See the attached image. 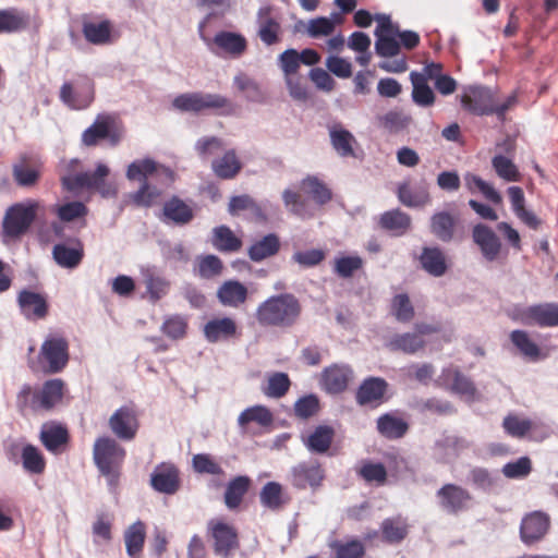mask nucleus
<instances>
[{
  "mask_svg": "<svg viewBox=\"0 0 558 558\" xmlns=\"http://www.w3.org/2000/svg\"><path fill=\"white\" fill-rule=\"evenodd\" d=\"M281 248V241L277 233H268L253 239L247 247V256L254 263H260L276 256Z\"/></svg>",
  "mask_w": 558,
  "mask_h": 558,
  "instance_id": "nucleus-29",
  "label": "nucleus"
},
{
  "mask_svg": "<svg viewBox=\"0 0 558 558\" xmlns=\"http://www.w3.org/2000/svg\"><path fill=\"white\" fill-rule=\"evenodd\" d=\"M193 469L199 474L223 475L221 465L208 453H197L192 459Z\"/></svg>",
  "mask_w": 558,
  "mask_h": 558,
  "instance_id": "nucleus-63",
  "label": "nucleus"
},
{
  "mask_svg": "<svg viewBox=\"0 0 558 558\" xmlns=\"http://www.w3.org/2000/svg\"><path fill=\"white\" fill-rule=\"evenodd\" d=\"M257 36L266 46H274L281 40L282 27L280 17L275 14L271 5H263L256 13Z\"/></svg>",
  "mask_w": 558,
  "mask_h": 558,
  "instance_id": "nucleus-18",
  "label": "nucleus"
},
{
  "mask_svg": "<svg viewBox=\"0 0 558 558\" xmlns=\"http://www.w3.org/2000/svg\"><path fill=\"white\" fill-rule=\"evenodd\" d=\"M335 437V429L328 425L317 426L305 441V446L312 452L325 453L329 450Z\"/></svg>",
  "mask_w": 558,
  "mask_h": 558,
  "instance_id": "nucleus-49",
  "label": "nucleus"
},
{
  "mask_svg": "<svg viewBox=\"0 0 558 558\" xmlns=\"http://www.w3.org/2000/svg\"><path fill=\"white\" fill-rule=\"evenodd\" d=\"M40 213H44V205L35 198H26L9 206L2 220L3 242L20 240L29 231Z\"/></svg>",
  "mask_w": 558,
  "mask_h": 558,
  "instance_id": "nucleus-5",
  "label": "nucleus"
},
{
  "mask_svg": "<svg viewBox=\"0 0 558 558\" xmlns=\"http://www.w3.org/2000/svg\"><path fill=\"white\" fill-rule=\"evenodd\" d=\"M85 189H95L104 196L116 194V190L105 184V178L109 174V169L106 165L99 163L94 172H85Z\"/></svg>",
  "mask_w": 558,
  "mask_h": 558,
  "instance_id": "nucleus-57",
  "label": "nucleus"
},
{
  "mask_svg": "<svg viewBox=\"0 0 558 558\" xmlns=\"http://www.w3.org/2000/svg\"><path fill=\"white\" fill-rule=\"evenodd\" d=\"M391 313L400 323H410L414 315V307L405 293L397 294L391 300Z\"/></svg>",
  "mask_w": 558,
  "mask_h": 558,
  "instance_id": "nucleus-58",
  "label": "nucleus"
},
{
  "mask_svg": "<svg viewBox=\"0 0 558 558\" xmlns=\"http://www.w3.org/2000/svg\"><path fill=\"white\" fill-rule=\"evenodd\" d=\"M40 441L45 448L53 453L60 452L66 446L70 436L66 427L60 424L45 425L40 432Z\"/></svg>",
  "mask_w": 558,
  "mask_h": 558,
  "instance_id": "nucleus-45",
  "label": "nucleus"
},
{
  "mask_svg": "<svg viewBox=\"0 0 558 558\" xmlns=\"http://www.w3.org/2000/svg\"><path fill=\"white\" fill-rule=\"evenodd\" d=\"M204 27L205 21L199 24V36L214 53L225 52L233 58H239L247 50V40L242 34L221 31L210 40L204 35Z\"/></svg>",
  "mask_w": 558,
  "mask_h": 558,
  "instance_id": "nucleus-12",
  "label": "nucleus"
},
{
  "mask_svg": "<svg viewBox=\"0 0 558 558\" xmlns=\"http://www.w3.org/2000/svg\"><path fill=\"white\" fill-rule=\"evenodd\" d=\"M458 219L448 211H437L430 217V232L441 242L454 239Z\"/></svg>",
  "mask_w": 558,
  "mask_h": 558,
  "instance_id": "nucleus-39",
  "label": "nucleus"
},
{
  "mask_svg": "<svg viewBox=\"0 0 558 558\" xmlns=\"http://www.w3.org/2000/svg\"><path fill=\"white\" fill-rule=\"evenodd\" d=\"M207 535L211 539L214 554L220 558H232L240 549L238 529L221 519H213L207 524Z\"/></svg>",
  "mask_w": 558,
  "mask_h": 558,
  "instance_id": "nucleus-10",
  "label": "nucleus"
},
{
  "mask_svg": "<svg viewBox=\"0 0 558 558\" xmlns=\"http://www.w3.org/2000/svg\"><path fill=\"white\" fill-rule=\"evenodd\" d=\"M150 485L158 493L175 494L181 486L179 469L169 462L158 464L150 475Z\"/></svg>",
  "mask_w": 558,
  "mask_h": 558,
  "instance_id": "nucleus-23",
  "label": "nucleus"
},
{
  "mask_svg": "<svg viewBox=\"0 0 558 558\" xmlns=\"http://www.w3.org/2000/svg\"><path fill=\"white\" fill-rule=\"evenodd\" d=\"M29 26V15L15 8L0 9V34H13Z\"/></svg>",
  "mask_w": 558,
  "mask_h": 558,
  "instance_id": "nucleus-46",
  "label": "nucleus"
},
{
  "mask_svg": "<svg viewBox=\"0 0 558 558\" xmlns=\"http://www.w3.org/2000/svg\"><path fill=\"white\" fill-rule=\"evenodd\" d=\"M122 133L114 126L110 116H98L94 123L82 134V142L86 146H96L101 140H109L112 146L121 141Z\"/></svg>",
  "mask_w": 558,
  "mask_h": 558,
  "instance_id": "nucleus-17",
  "label": "nucleus"
},
{
  "mask_svg": "<svg viewBox=\"0 0 558 558\" xmlns=\"http://www.w3.org/2000/svg\"><path fill=\"white\" fill-rule=\"evenodd\" d=\"M291 386L288 374L276 372L268 376L267 384L262 388L265 396L280 399L287 395Z\"/></svg>",
  "mask_w": 558,
  "mask_h": 558,
  "instance_id": "nucleus-54",
  "label": "nucleus"
},
{
  "mask_svg": "<svg viewBox=\"0 0 558 558\" xmlns=\"http://www.w3.org/2000/svg\"><path fill=\"white\" fill-rule=\"evenodd\" d=\"M23 468L33 474H41L46 469V460L39 449L31 444L22 449Z\"/></svg>",
  "mask_w": 558,
  "mask_h": 558,
  "instance_id": "nucleus-55",
  "label": "nucleus"
},
{
  "mask_svg": "<svg viewBox=\"0 0 558 558\" xmlns=\"http://www.w3.org/2000/svg\"><path fill=\"white\" fill-rule=\"evenodd\" d=\"M223 270L222 260L213 254L202 256L197 263V274L201 278L211 279L221 275Z\"/></svg>",
  "mask_w": 558,
  "mask_h": 558,
  "instance_id": "nucleus-62",
  "label": "nucleus"
},
{
  "mask_svg": "<svg viewBox=\"0 0 558 558\" xmlns=\"http://www.w3.org/2000/svg\"><path fill=\"white\" fill-rule=\"evenodd\" d=\"M43 163L38 160L23 156L12 166V177L15 184L23 189L35 187L43 175Z\"/></svg>",
  "mask_w": 558,
  "mask_h": 558,
  "instance_id": "nucleus-24",
  "label": "nucleus"
},
{
  "mask_svg": "<svg viewBox=\"0 0 558 558\" xmlns=\"http://www.w3.org/2000/svg\"><path fill=\"white\" fill-rule=\"evenodd\" d=\"M216 296L222 306L240 308L248 300V289L239 280L230 279L219 286Z\"/></svg>",
  "mask_w": 558,
  "mask_h": 558,
  "instance_id": "nucleus-27",
  "label": "nucleus"
},
{
  "mask_svg": "<svg viewBox=\"0 0 558 558\" xmlns=\"http://www.w3.org/2000/svg\"><path fill=\"white\" fill-rule=\"evenodd\" d=\"M493 168L495 169L498 177L508 182H518L521 180V174L517 166L502 155H496L492 159Z\"/></svg>",
  "mask_w": 558,
  "mask_h": 558,
  "instance_id": "nucleus-60",
  "label": "nucleus"
},
{
  "mask_svg": "<svg viewBox=\"0 0 558 558\" xmlns=\"http://www.w3.org/2000/svg\"><path fill=\"white\" fill-rule=\"evenodd\" d=\"M291 484L298 489H316L325 480V470L317 460L301 461L291 468Z\"/></svg>",
  "mask_w": 558,
  "mask_h": 558,
  "instance_id": "nucleus-16",
  "label": "nucleus"
},
{
  "mask_svg": "<svg viewBox=\"0 0 558 558\" xmlns=\"http://www.w3.org/2000/svg\"><path fill=\"white\" fill-rule=\"evenodd\" d=\"M502 427L510 437L521 439L534 428V423L530 418L510 413L504 418Z\"/></svg>",
  "mask_w": 558,
  "mask_h": 558,
  "instance_id": "nucleus-53",
  "label": "nucleus"
},
{
  "mask_svg": "<svg viewBox=\"0 0 558 558\" xmlns=\"http://www.w3.org/2000/svg\"><path fill=\"white\" fill-rule=\"evenodd\" d=\"M211 245L221 253H236L242 246L243 242L228 226L221 225L213 229Z\"/></svg>",
  "mask_w": 558,
  "mask_h": 558,
  "instance_id": "nucleus-41",
  "label": "nucleus"
},
{
  "mask_svg": "<svg viewBox=\"0 0 558 558\" xmlns=\"http://www.w3.org/2000/svg\"><path fill=\"white\" fill-rule=\"evenodd\" d=\"M126 457L125 449L110 436L98 437L93 447L94 462L107 480L109 489L117 493L121 470Z\"/></svg>",
  "mask_w": 558,
  "mask_h": 558,
  "instance_id": "nucleus-4",
  "label": "nucleus"
},
{
  "mask_svg": "<svg viewBox=\"0 0 558 558\" xmlns=\"http://www.w3.org/2000/svg\"><path fill=\"white\" fill-rule=\"evenodd\" d=\"M16 302L21 314L27 320H43L49 314L50 306L45 293L23 289L19 292Z\"/></svg>",
  "mask_w": 558,
  "mask_h": 558,
  "instance_id": "nucleus-19",
  "label": "nucleus"
},
{
  "mask_svg": "<svg viewBox=\"0 0 558 558\" xmlns=\"http://www.w3.org/2000/svg\"><path fill=\"white\" fill-rule=\"evenodd\" d=\"M472 238L487 260L493 262L498 257L501 243L499 238L488 226L483 223L474 226Z\"/></svg>",
  "mask_w": 558,
  "mask_h": 558,
  "instance_id": "nucleus-30",
  "label": "nucleus"
},
{
  "mask_svg": "<svg viewBox=\"0 0 558 558\" xmlns=\"http://www.w3.org/2000/svg\"><path fill=\"white\" fill-rule=\"evenodd\" d=\"M38 361L46 374L62 372L70 361V344L60 333H50L41 343Z\"/></svg>",
  "mask_w": 558,
  "mask_h": 558,
  "instance_id": "nucleus-8",
  "label": "nucleus"
},
{
  "mask_svg": "<svg viewBox=\"0 0 558 558\" xmlns=\"http://www.w3.org/2000/svg\"><path fill=\"white\" fill-rule=\"evenodd\" d=\"M410 525L408 519L398 514L386 518L380 524L383 539L388 544H400L409 535Z\"/></svg>",
  "mask_w": 558,
  "mask_h": 558,
  "instance_id": "nucleus-40",
  "label": "nucleus"
},
{
  "mask_svg": "<svg viewBox=\"0 0 558 558\" xmlns=\"http://www.w3.org/2000/svg\"><path fill=\"white\" fill-rule=\"evenodd\" d=\"M378 225L392 235L401 236L411 229L412 219L410 215L397 208L381 214Z\"/></svg>",
  "mask_w": 558,
  "mask_h": 558,
  "instance_id": "nucleus-37",
  "label": "nucleus"
},
{
  "mask_svg": "<svg viewBox=\"0 0 558 558\" xmlns=\"http://www.w3.org/2000/svg\"><path fill=\"white\" fill-rule=\"evenodd\" d=\"M462 107L476 116H489L495 110L493 92L483 86L470 87L461 97Z\"/></svg>",
  "mask_w": 558,
  "mask_h": 558,
  "instance_id": "nucleus-22",
  "label": "nucleus"
},
{
  "mask_svg": "<svg viewBox=\"0 0 558 558\" xmlns=\"http://www.w3.org/2000/svg\"><path fill=\"white\" fill-rule=\"evenodd\" d=\"M84 256V243L76 236L70 238L66 243H57L52 247L54 263L65 269L78 267Z\"/></svg>",
  "mask_w": 558,
  "mask_h": 558,
  "instance_id": "nucleus-21",
  "label": "nucleus"
},
{
  "mask_svg": "<svg viewBox=\"0 0 558 558\" xmlns=\"http://www.w3.org/2000/svg\"><path fill=\"white\" fill-rule=\"evenodd\" d=\"M162 167L150 158L131 162L126 170V178L140 181V189L129 194V199L137 207H150L159 198L161 192L148 183V178L156 174Z\"/></svg>",
  "mask_w": 558,
  "mask_h": 558,
  "instance_id": "nucleus-6",
  "label": "nucleus"
},
{
  "mask_svg": "<svg viewBox=\"0 0 558 558\" xmlns=\"http://www.w3.org/2000/svg\"><path fill=\"white\" fill-rule=\"evenodd\" d=\"M440 378L451 392L470 400L475 398L477 390L474 383L458 367L444 368Z\"/></svg>",
  "mask_w": 558,
  "mask_h": 558,
  "instance_id": "nucleus-28",
  "label": "nucleus"
},
{
  "mask_svg": "<svg viewBox=\"0 0 558 558\" xmlns=\"http://www.w3.org/2000/svg\"><path fill=\"white\" fill-rule=\"evenodd\" d=\"M436 497L440 509L445 513L452 515L466 511L473 499L468 489L452 483L444 484L436 492Z\"/></svg>",
  "mask_w": 558,
  "mask_h": 558,
  "instance_id": "nucleus-14",
  "label": "nucleus"
},
{
  "mask_svg": "<svg viewBox=\"0 0 558 558\" xmlns=\"http://www.w3.org/2000/svg\"><path fill=\"white\" fill-rule=\"evenodd\" d=\"M329 137L332 148L340 157H357L359 143L354 135L341 124H333L329 128Z\"/></svg>",
  "mask_w": 558,
  "mask_h": 558,
  "instance_id": "nucleus-31",
  "label": "nucleus"
},
{
  "mask_svg": "<svg viewBox=\"0 0 558 558\" xmlns=\"http://www.w3.org/2000/svg\"><path fill=\"white\" fill-rule=\"evenodd\" d=\"M259 501L270 511H279L290 501L283 486L278 482H267L260 489Z\"/></svg>",
  "mask_w": 558,
  "mask_h": 558,
  "instance_id": "nucleus-42",
  "label": "nucleus"
},
{
  "mask_svg": "<svg viewBox=\"0 0 558 558\" xmlns=\"http://www.w3.org/2000/svg\"><path fill=\"white\" fill-rule=\"evenodd\" d=\"M421 267L433 277H441L448 270V259L438 246H424L418 257Z\"/></svg>",
  "mask_w": 558,
  "mask_h": 558,
  "instance_id": "nucleus-33",
  "label": "nucleus"
},
{
  "mask_svg": "<svg viewBox=\"0 0 558 558\" xmlns=\"http://www.w3.org/2000/svg\"><path fill=\"white\" fill-rule=\"evenodd\" d=\"M507 193L515 216L529 228L537 230L542 221L533 211L525 208L523 190L520 186H510L508 187Z\"/></svg>",
  "mask_w": 558,
  "mask_h": 558,
  "instance_id": "nucleus-36",
  "label": "nucleus"
},
{
  "mask_svg": "<svg viewBox=\"0 0 558 558\" xmlns=\"http://www.w3.org/2000/svg\"><path fill=\"white\" fill-rule=\"evenodd\" d=\"M378 25L375 29V50L379 57L387 58L378 66L389 73H403L408 70V61L401 54V47L413 50L420 45V35L413 31H400L389 15H376Z\"/></svg>",
  "mask_w": 558,
  "mask_h": 558,
  "instance_id": "nucleus-1",
  "label": "nucleus"
},
{
  "mask_svg": "<svg viewBox=\"0 0 558 558\" xmlns=\"http://www.w3.org/2000/svg\"><path fill=\"white\" fill-rule=\"evenodd\" d=\"M113 25L109 20L89 21L82 23V34L92 45L102 46L112 43Z\"/></svg>",
  "mask_w": 558,
  "mask_h": 558,
  "instance_id": "nucleus-34",
  "label": "nucleus"
},
{
  "mask_svg": "<svg viewBox=\"0 0 558 558\" xmlns=\"http://www.w3.org/2000/svg\"><path fill=\"white\" fill-rule=\"evenodd\" d=\"M510 341L518 349L520 354L530 362H537L546 359L539 345L530 337L529 332L515 329L510 332Z\"/></svg>",
  "mask_w": 558,
  "mask_h": 558,
  "instance_id": "nucleus-35",
  "label": "nucleus"
},
{
  "mask_svg": "<svg viewBox=\"0 0 558 558\" xmlns=\"http://www.w3.org/2000/svg\"><path fill=\"white\" fill-rule=\"evenodd\" d=\"M409 428V423L396 412L384 413L376 420L378 434L389 440L404 437Z\"/></svg>",
  "mask_w": 558,
  "mask_h": 558,
  "instance_id": "nucleus-32",
  "label": "nucleus"
},
{
  "mask_svg": "<svg viewBox=\"0 0 558 558\" xmlns=\"http://www.w3.org/2000/svg\"><path fill=\"white\" fill-rule=\"evenodd\" d=\"M211 169L217 178L230 180L240 173L242 162L234 149H228L221 157L213 160Z\"/></svg>",
  "mask_w": 558,
  "mask_h": 558,
  "instance_id": "nucleus-43",
  "label": "nucleus"
},
{
  "mask_svg": "<svg viewBox=\"0 0 558 558\" xmlns=\"http://www.w3.org/2000/svg\"><path fill=\"white\" fill-rule=\"evenodd\" d=\"M410 80L413 86V101L421 107H429L435 102V94L428 86L425 75L418 72H411Z\"/></svg>",
  "mask_w": 558,
  "mask_h": 558,
  "instance_id": "nucleus-51",
  "label": "nucleus"
},
{
  "mask_svg": "<svg viewBox=\"0 0 558 558\" xmlns=\"http://www.w3.org/2000/svg\"><path fill=\"white\" fill-rule=\"evenodd\" d=\"M59 98L71 110H85L95 99V83L88 75L77 74L61 85Z\"/></svg>",
  "mask_w": 558,
  "mask_h": 558,
  "instance_id": "nucleus-9",
  "label": "nucleus"
},
{
  "mask_svg": "<svg viewBox=\"0 0 558 558\" xmlns=\"http://www.w3.org/2000/svg\"><path fill=\"white\" fill-rule=\"evenodd\" d=\"M145 525L142 521L133 523L124 534L128 555L136 558L143 550L145 543Z\"/></svg>",
  "mask_w": 558,
  "mask_h": 558,
  "instance_id": "nucleus-52",
  "label": "nucleus"
},
{
  "mask_svg": "<svg viewBox=\"0 0 558 558\" xmlns=\"http://www.w3.org/2000/svg\"><path fill=\"white\" fill-rule=\"evenodd\" d=\"M353 377V371L348 365L333 364L322 373L320 384L323 388L332 395L341 393Z\"/></svg>",
  "mask_w": 558,
  "mask_h": 558,
  "instance_id": "nucleus-26",
  "label": "nucleus"
},
{
  "mask_svg": "<svg viewBox=\"0 0 558 558\" xmlns=\"http://www.w3.org/2000/svg\"><path fill=\"white\" fill-rule=\"evenodd\" d=\"M389 384L381 377L369 376L360 384L355 391V402L360 407L376 409L387 400Z\"/></svg>",
  "mask_w": 558,
  "mask_h": 558,
  "instance_id": "nucleus-15",
  "label": "nucleus"
},
{
  "mask_svg": "<svg viewBox=\"0 0 558 558\" xmlns=\"http://www.w3.org/2000/svg\"><path fill=\"white\" fill-rule=\"evenodd\" d=\"M300 187L303 193L312 197L318 205H325L332 198L330 189L317 177H306L301 181Z\"/></svg>",
  "mask_w": 558,
  "mask_h": 558,
  "instance_id": "nucleus-50",
  "label": "nucleus"
},
{
  "mask_svg": "<svg viewBox=\"0 0 558 558\" xmlns=\"http://www.w3.org/2000/svg\"><path fill=\"white\" fill-rule=\"evenodd\" d=\"M272 414L270 410L264 405H254L245 409L238 417L240 426L255 422L260 426H268L272 423Z\"/></svg>",
  "mask_w": 558,
  "mask_h": 558,
  "instance_id": "nucleus-56",
  "label": "nucleus"
},
{
  "mask_svg": "<svg viewBox=\"0 0 558 558\" xmlns=\"http://www.w3.org/2000/svg\"><path fill=\"white\" fill-rule=\"evenodd\" d=\"M513 320L525 326L549 328L558 326V303H541L518 310Z\"/></svg>",
  "mask_w": 558,
  "mask_h": 558,
  "instance_id": "nucleus-13",
  "label": "nucleus"
},
{
  "mask_svg": "<svg viewBox=\"0 0 558 558\" xmlns=\"http://www.w3.org/2000/svg\"><path fill=\"white\" fill-rule=\"evenodd\" d=\"M380 124L389 132H399L409 126L412 119L402 111L391 110L379 118Z\"/></svg>",
  "mask_w": 558,
  "mask_h": 558,
  "instance_id": "nucleus-64",
  "label": "nucleus"
},
{
  "mask_svg": "<svg viewBox=\"0 0 558 558\" xmlns=\"http://www.w3.org/2000/svg\"><path fill=\"white\" fill-rule=\"evenodd\" d=\"M65 383L61 378L46 380L41 387L24 384L16 395L15 405L22 416L51 412L63 400Z\"/></svg>",
  "mask_w": 558,
  "mask_h": 558,
  "instance_id": "nucleus-2",
  "label": "nucleus"
},
{
  "mask_svg": "<svg viewBox=\"0 0 558 558\" xmlns=\"http://www.w3.org/2000/svg\"><path fill=\"white\" fill-rule=\"evenodd\" d=\"M54 214L61 222H71L78 218H84L88 209L82 202H70L56 206Z\"/></svg>",
  "mask_w": 558,
  "mask_h": 558,
  "instance_id": "nucleus-61",
  "label": "nucleus"
},
{
  "mask_svg": "<svg viewBox=\"0 0 558 558\" xmlns=\"http://www.w3.org/2000/svg\"><path fill=\"white\" fill-rule=\"evenodd\" d=\"M357 475L366 483H375L378 486L384 485L387 481V470L385 465L379 462L365 461L359 469Z\"/></svg>",
  "mask_w": 558,
  "mask_h": 558,
  "instance_id": "nucleus-59",
  "label": "nucleus"
},
{
  "mask_svg": "<svg viewBox=\"0 0 558 558\" xmlns=\"http://www.w3.org/2000/svg\"><path fill=\"white\" fill-rule=\"evenodd\" d=\"M550 527V518L543 511H533L523 517L520 524L521 541L531 546L542 541Z\"/></svg>",
  "mask_w": 558,
  "mask_h": 558,
  "instance_id": "nucleus-20",
  "label": "nucleus"
},
{
  "mask_svg": "<svg viewBox=\"0 0 558 558\" xmlns=\"http://www.w3.org/2000/svg\"><path fill=\"white\" fill-rule=\"evenodd\" d=\"M252 481L246 475H238L232 478L226 487L225 505L228 509H238L251 487Z\"/></svg>",
  "mask_w": 558,
  "mask_h": 558,
  "instance_id": "nucleus-44",
  "label": "nucleus"
},
{
  "mask_svg": "<svg viewBox=\"0 0 558 558\" xmlns=\"http://www.w3.org/2000/svg\"><path fill=\"white\" fill-rule=\"evenodd\" d=\"M172 106L183 112H202L204 110H216L219 114L230 116L234 112L231 100L220 94L210 93H185L177 96Z\"/></svg>",
  "mask_w": 558,
  "mask_h": 558,
  "instance_id": "nucleus-7",
  "label": "nucleus"
},
{
  "mask_svg": "<svg viewBox=\"0 0 558 558\" xmlns=\"http://www.w3.org/2000/svg\"><path fill=\"white\" fill-rule=\"evenodd\" d=\"M426 341L418 333L403 332L396 333L387 342V348L391 351H400L405 354H415L423 350Z\"/></svg>",
  "mask_w": 558,
  "mask_h": 558,
  "instance_id": "nucleus-47",
  "label": "nucleus"
},
{
  "mask_svg": "<svg viewBox=\"0 0 558 558\" xmlns=\"http://www.w3.org/2000/svg\"><path fill=\"white\" fill-rule=\"evenodd\" d=\"M397 196L404 206L414 208L424 207L432 201L425 182L415 187H411L409 183H402L398 186Z\"/></svg>",
  "mask_w": 558,
  "mask_h": 558,
  "instance_id": "nucleus-38",
  "label": "nucleus"
},
{
  "mask_svg": "<svg viewBox=\"0 0 558 558\" xmlns=\"http://www.w3.org/2000/svg\"><path fill=\"white\" fill-rule=\"evenodd\" d=\"M203 333L210 343L228 341L240 335L236 322L228 316L215 317L208 320L204 325Z\"/></svg>",
  "mask_w": 558,
  "mask_h": 558,
  "instance_id": "nucleus-25",
  "label": "nucleus"
},
{
  "mask_svg": "<svg viewBox=\"0 0 558 558\" xmlns=\"http://www.w3.org/2000/svg\"><path fill=\"white\" fill-rule=\"evenodd\" d=\"M112 434L120 440H133L140 429V414L134 404H124L117 409L108 420Z\"/></svg>",
  "mask_w": 558,
  "mask_h": 558,
  "instance_id": "nucleus-11",
  "label": "nucleus"
},
{
  "mask_svg": "<svg viewBox=\"0 0 558 558\" xmlns=\"http://www.w3.org/2000/svg\"><path fill=\"white\" fill-rule=\"evenodd\" d=\"M162 214L166 220L177 225H186L194 217L193 209L177 196L165 203Z\"/></svg>",
  "mask_w": 558,
  "mask_h": 558,
  "instance_id": "nucleus-48",
  "label": "nucleus"
},
{
  "mask_svg": "<svg viewBox=\"0 0 558 558\" xmlns=\"http://www.w3.org/2000/svg\"><path fill=\"white\" fill-rule=\"evenodd\" d=\"M302 306L292 293L272 295L259 303L255 319L264 328H289L301 315Z\"/></svg>",
  "mask_w": 558,
  "mask_h": 558,
  "instance_id": "nucleus-3",
  "label": "nucleus"
}]
</instances>
